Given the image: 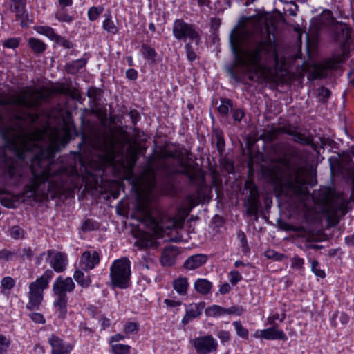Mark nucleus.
<instances>
[{
  "label": "nucleus",
  "mask_w": 354,
  "mask_h": 354,
  "mask_svg": "<svg viewBox=\"0 0 354 354\" xmlns=\"http://www.w3.org/2000/svg\"><path fill=\"white\" fill-rule=\"evenodd\" d=\"M207 259L206 255L202 254L190 256L185 261L184 268L188 270L197 269L205 264Z\"/></svg>",
  "instance_id": "nucleus-20"
},
{
  "label": "nucleus",
  "mask_w": 354,
  "mask_h": 354,
  "mask_svg": "<svg viewBox=\"0 0 354 354\" xmlns=\"http://www.w3.org/2000/svg\"><path fill=\"white\" fill-rule=\"evenodd\" d=\"M126 76L128 79L129 80H134L137 78L138 77V73L136 70L134 69H128L127 71H126Z\"/></svg>",
  "instance_id": "nucleus-64"
},
{
  "label": "nucleus",
  "mask_w": 354,
  "mask_h": 354,
  "mask_svg": "<svg viewBox=\"0 0 354 354\" xmlns=\"http://www.w3.org/2000/svg\"><path fill=\"white\" fill-rule=\"evenodd\" d=\"M286 132L293 136V139L295 142L304 144V145H308L312 142V139L310 136H306L301 133L297 132L295 130L292 129H288L286 131Z\"/></svg>",
  "instance_id": "nucleus-27"
},
{
  "label": "nucleus",
  "mask_w": 354,
  "mask_h": 354,
  "mask_svg": "<svg viewBox=\"0 0 354 354\" xmlns=\"http://www.w3.org/2000/svg\"><path fill=\"white\" fill-rule=\"evenodd\" d=\"M15 259H30L33 255L34 252L30 248H24L23 249H18L15 250Z\"/></svg>",
  "instance_id": "nucleus-31"
},
{
  "label": "nucleus",
  "mask_w": 354,
  "mask_h": 354,
  "mask_svg": "<svg viewBox=\"0 0 354 354\" xmlns=\"http://www.w3.org/2000/svg\"><path fill=\"white\" fill-rule=\"evenodd\" d=\"M216 336L220 339L222 343L227 342L230 340V335L228 331L219 330L216 333Z\"/></svg>",
  "instance_id": "nucleus-57"
},
{
  "label": "nucleus",
  "mask_w": 354,
  "mask_h": 354,
  "mask_svg": "<svg viewBox=\"0 0 354 354\" xmlns=\"http://www.w3.org/2000/svg\"><path fill=\"white\" fill-rule=\"evenodd\" d=\"M232 107V101L228 99H221V104L218 108L220 113L226 115Z\"/></svg>",
  "instance_id": "nucleus-38"
},
{
  "label": "nucleus",
  "mask_w": 354,
  "mask_h": 354,
  "mask_svg": "<svg viewBox=\"0 0 354 354\" xmlns=\"http://www.w3.org/2000/svg\"><path fill=\"white\" fill-rule=\"evenodd\" d=\"M67 296H56L53 301V306L58 313V317L63 319L67 314Z\"/></svg>",
  "instance_id": "nucleus-25"
},
{
  "label": "nucleus",
  "mask_w": 354,
  "mask_h": 354,
  "mask_svg": "<svg viewBox=\"0 0 354 354\" xmlns=\"http://www.w3.org/2000/svg\"><path fill=\"white\" fill-rule=\"evenodd\" d=\"M164 303L167 307H177L181 305V302L180 301H176L168 299H165L164 300Z\"/></svg>",
  "instance_id": "nucleus-63"
},
{
  "label": "nucleus",
  "mask_w": 354,
  "mask_h": 354,
  "mask_svg": "<svg viewBox=\"0 0 354 354\" xmlns=\"http://www.w3.org/2000/svg\"><path fill=\"white\" fill-rule=\"evenodd\" d=\"M189 343L197 354H209L216 352L218 348L216 339L211 335L191 339Z\"/></svg>",
  "instance_id": "nucleus-9"
},
{
  "label": "nucleus",
  "mask_w": 354,
  "mask_h": 354,
  "mask_svg": "<svg viewBox=\"0 0 354 354\" xmlns=\"http://www.w3.org/2000/svg\"><path fill=\"white\" fill-rule=\"evenodd\" d=\"M177 254V251L174 246L166 248L162 253L160 259L162 265L165 266H171L175 262V258Z\"/></svg>",
  "instance_id": "nucleus-24"
},
{
  "label": "nucleus",
  "mask_w": 354,
  "mask_h": 354,
  "mask_svg": "<svg viewBox=\"0 0 354 354\" xmlns=\"http://www.w3.org/2000/svg\"><path fill=\"white\" fill-rule=\"evenodd\" d=\"M96 228H97V223L90 219L86 220L82 225L83 231H91Z\"/></svg>",
  "instance_id": "nucleus-48"
},
{
  "label": "nucleus",
  "mask_w": 354,
  "mask_h": 354,
  "mask_svg": "<svg viewBox=\"0 0 354 354\" xmlns=\"http://www.w3.org/2000/svg\"><path fill=\"white\" fill-rule=\"evenodd\" d=\"M28 44L36 53H43L46 48V45L42 41L36 38H30L28 41Z\"/></svg>",
  "instance_id": "nucleus-30"
},
{
  "label": "nucleus",
  "mask_w": 354,
  "mask_h": 354,
  "mask_svg": "<svg viewBox=\"0 0 354 354\" xmlns=\"http://www.w3.org/2000/svg\"><path fill=\"white\" fill-rule=\"evenodd\" d=\"M205 313L209 317H220L225 315V308L218 305H212L206 308Z\"/></svg>",
  "instance_id": "nucleus-29"
},
{
  "label": "nucleus",
  "mask_w": 354,
  "mask_h": 354,
  "mask_svg": "<svg viewBox=\"0 0 354 354\" xmlns=\"http://www.w3.org/2000/svg\"><path fill=\"white\" fill-rule=\"evenodd\" d=\"M135 245L139 249L156 248L158 243L151 234L143 232L140 233Z\"/></svg>",
  "instance_id": "nucleus-18"
},
{
  "label": "nucleus",
  "mask_w": 354,
  "mask_h": 354,
  "mask_svg": "<svg viewBox=\"0 0 354 354\" xmlns=\"http://www.w3.org/2000/svg\"><path fill=\"white\" fill-rule=\"evenodd\" d=\"M53 275L52 270H47L41 276L29 284L28 301L26 304L27 309L30 310L39 309L44 299V291L48 288Z\"/></svg>",
  "instance_id": "nucleus-6"
},
{
  "label": "nucleus",
  "mask_w": 354,
  "mask_h": 354,
  "mask_svg": "<svg viewBox=\"0 0 354 354\" xmlns=\"http://www.w3.org/2000/svg\"><path fill=\"white\" fill-rule=\"evenodd\" d=\"M131 347L127 344H112L111 351L113 354H129Z\"/></svg>",
  "instance_id": "nucleus-32"
},
{
  "label": "nucleus",
  "mask_w": 354,
  "mask_h": 354,
  "mask_svg": "<svg viewBox=\"0 0 354 354\" xmlns=\"http://www.w3.org/2000/svg\"><path fill=\"white\" fill-rule=\"evenodd\" d=\"M232 324L234 326L236 333L238 336H239L240 337L243 338V339L248 338V335H249L248 330L243 326L241 322L236 321V322H234Z\"/></svg>",
  "instance_id": "nucleus-36"
},
{
  "label": "nucleus",
  "mask_w": 354,
  "mask_h": 354,
  "mask_svg": "<svg viewBox=\"0 0 354 354\" xmlns=\"http://www.w3.org/2000/svg\"><path fill=\"white\" fill-rule=\"evenodd\" d=\"M155 171L149 167L144 169L142 174L133 180V187L137 192V205L134 212L138 220L149 224L154 230L160 228L159 223L153 218L151 203L153 200V189L156 185Z\"/></svg>",
  "instance_id": "nucleus-3"
},
{
  "label": "nucleus",
  "mask_w": 354,
  "mask_h": 354,
  "mask_svg": "<svg viewBox=\"0 0 354 354\" xmlns=\"http://www.w3.org/2000/svg\"><path fill=\"white\" fill-rule=\"evenodd\" d=\"M173 288L180 296H186L189 286L188 279L185 277H178L172 283Z\"/></svg>",
  "instance_id": "nucleus-23"
},
{
  "label": "nucleus",
  "mask_w": 354,
  "mask_h": 354,
  "mask_svg": "<svg viewBox=\"0 0 354 354\" xmlns=\"http://www.w3.org/2000/svg\"><path fill=\"white\" fill-rule=\"evenodd\" d=\"M55 18L59 21L67 23H70L73 20V17L63 10L57 12L55 14Z\"/></svg>",
  "instance_id": "nucleus-46"
},
{
  "label": "nucleus",
  "mask_w": 354,
  "mask_h": 354,
  "mask_svg": "<svg viewBox=\"0 0 354 354\" xmlns=\"http://www.w3.org/2000/svg\"><path fill=\"white\" fill-rule=\"evenodd\" d=\"M212 283L205 279H198L194 283L195 290L203 295L208 294L212 288Z\"/></svg>",
  "instance_id": "nucleus-26"
},
{
  "label": "nucleus",
  "mask_w": 354,
  "mask_h": 354,
  "mask_svg": "<svg viewBox=\"0 0 354 354\" xmlns=\"http://www.w3.org/2000/svg\"><path fill=\"white\" fill-rule=\"evenodd\" d=\"M180 167L171 170L172 173L185 174L191 180H194L198 174V168L185 160H179Z\"/></svg>",
  "instance_id": "nucleus-19"
},
{
  "label": "nucleus",
  "mask_w": 354,
  "mask_h": 354,
  "mask_svg": "<svg viewBox=\"0 0 354 354\" xmlns=\"http://www.w3.org/2000/svg\"><path fill=\"white\" fill-rule=\"evenodd\" d=\"M254 337L257 339H265L269 340L287 339L286 334L283 331L279 330L277 326H272V327L266 329L257 330L254 333Z\"/></svg>",
  "instance_id": "nucleus-14"
},
{
  "label": "nucleus",
  "mask_w": 354,
  "mask_h": 354,
  "mask_svg": "<svg viewBox=\"0 0 354 354\" xmlns=\"http://www.w3.org/2000/svg\"><path fill=\"white\" fill-rule=\"evenodd\" d=\"M276 21L272 18L259 20L250 31L246 27L234 28L230 44L234 63L229 73L236 82L246 79L255 82L270 80L278 66L274 40Z\"/></svg>",
  "instance_id": "nucleus-2"
},
{
  "label": "nucleus",
  "mask_w": 354,
  "mask_h": 354,
  "mask_svg": "<svg viewBox=\"0 0 354 354\" xmlns=\"http://www.w3.org/2000/svg\"><path fill=\"white\" fill-rule=\"evenodd\" d=\"M73 277L77 283L84 288L89 286L91 283L90 277L85 276L80 270H76L73 274Z\"/></svg>",
  "instance_id": "nucleus-28"
},
{
  "label": "nucleus",
  "mask_w": 354,
  "mask_h": 354,
  "mask_svg": "<svg viewBox=\"0 0 354 354\" xmlns=\"http://www.w3.org/2000/svg\"><path fill=\"white\" fill-rule=\"evenodd\" d=\"M187 57L189 61H194L196 59V53L192 50L191 45L187 44L185 46Z\"/></svg>",
  "instance_id": "nucleus-59"
},
{
  "label": "nucleus",
  "mask_w": 354,
  "mask_h": 354,
  "mask_svg": "<svg viewBox=\"0 0 354 354\" xmlns=\"http://www.w3.org/2000/svg\"><path fill=\"white\" fill-rule=\"evenodd\" d=\"M0 203L2 205L8 208H12L14 207V202L6 197H1Z\"/></svg>",
  "instance_id": "nucleus-61"
},
{
  "label": "nucleus",
  "mask_w": 354,
  "mask_h": 354,
  "mask_svg": "<svg viewBox=\"0 0 354 354\" xmlns=\"http://www.w3.org/2000/svg\"><path fill=\"white\" fill-rule=\"evenodd\" d=\"M36 30L39 34L44 35L53 41H54L57 35V34L55 32L54 29L49 26H39L37 28Z\"/></svg>",
  "instance_id": "nucleus-34"
},
{
  "label": "nucleus",
  "mask_w": 354,
  "mask_h": 354,
  "mask_svg": "<svg viewBox=\"0 0 354 354\" xmlns=\"http://www.w3.org/2000/svg\"><path fill=\"white\" fill-rule=\"evenodd\" d=\"M47 256V261L56 272H62L65 270L68 264L66 254L55 250H48Z\"/></svg>",
  "instance_id": "nucleus-11"
},
{
  "label": "nucleus",
  "mask_w": 354,
  "mask_h": 354,
  "mask_svg": "<svg viewBox=\"0 0 354 354\" xmlns=\"http://www.w3.org/2000/svg\"><path fill=\"white\" fill-rule=\"evenodd\" d=\"M29 317L32 322L37 324H44L45 319L42 314L39 313H32L29 314Z\"/></svg>",
  "instance_id": "nucleus-52"
},
{
  "label": "nucleus",
  "mask_w": 354,
  "mask_h": 354,
  "mask_svg": "<svg viewBox=\"0 0 354 354\" xmlns=\"http://www.w3.org/2000/svg\"><path fill=\"white\" fill-rule=\"evenodd\" d=\"M285 319V315L283 314L281 317L278 313H275L268 318V322L270 325L275 326V321L279 320L281 322Z\"/></svg>",
  "instance_id": "nucleus-58"
},
{
  "label": "nucleus",
  "mask_w": 354,
  "mask_h": 354,
  "mask_svg": "<svg viewBox=\"0 0 354 354\" xmlns=\"http://www.w3.org/2000/svg\"><path fill=\"white\" fill-rule=\"evenodd\" d=\"M244 115V112L242 109H235L233 111L232 115L234 120L241 121Z\"/></svg>",
  "instance_id": "nucleus-62"
},
{
  "label": "nucleus",
  "mask_w": 354,
  "mask_h": 354,
  "mask_svg": "<svg viewBox=\"0 0 354 354\" xmlns=\"http://www.w3.org/2000/svg\"><path fill=\"white\" fill-rule=\"evenodd\" d=\"M75 283L71 277H58L53 285V290L56 296H66V292H72Z\"/></svg>",
  "instance_id": "nucleus-12"
},
{
  "label": "nucleus",
  "mask_w": 354,
  "mask_h": 354,
  "mask_svg": "<svg viewBox=\"0 0 354 354\" xmlns=\"http://www.w3.org/2000/svg\"><path fill=\"white\" fill-rule=\"evenodd\" d=\"M238 237L240 239L241 245L242 247V250L243 252H247L249 251V247L248 245L246 236L243 232H240L238 234Z\"/></svg>",
  "instance_id": "nucleus-55"
},
{
  "label": "nucleus",
  "mask_w": 354,
  "mask_h": 354,
  "mask_svg": "<svg viewBox=\"0 0 354 354\" xmlns=\"http://www.w3.org/2000/svg\"><path fill=\"white\" fill-rule=\"evenodd\" d=\"M15 284V281L10 277H3L1 281V288L3 289L2 292L4 293L6 290H10Z\"/></svg>",
  "instance_id": "nucleus-40"
},
{
  "label": "nucleus",
  "mask_w": 354,
  "mask_h": 354,
  "mask_svg": "<svg viewBox=\"0 0 354 354\" xmlns=\"http://www.w3.org/2000/svg\"><path fill=\"white\" fill-rule=\"evenodd\" d=\"M304 260L302 258H300L297 255H295L291 259V267L294 269H296L299 271H303L304 270Z\"/></svg>",
  "instance_id": "nucleus-42"
},
{
  "label": "nucleus",
  "mask_w": 354,
  "mask_h": 354,
  "mask_svg": "<svg viewBox=\"0 0 354 354\" xmlns=\"http://www.w3.org/2000/svg\"><path fill=\"white\" fill-rule=\"evenodd\" d=\"M103 28L112 34H116L118 31L117 26L111 19L110 15H106V19L103 21Z\"/></svg>",
  "instance_id": "nucleus-33"
},
{
  "label": "nucleus",
  "mask_w": 354,
  "mask_h": 354,
  "mask_svg": "<svg viewBox=\"0 0 354 354\" xmlns=\"http://www.w3.org/2000/svg\"><path fill=\"white\" fill-rule=\"evenodd\" d=\"M26 0H12L11 8L16 13V18L20 20L21 26H27L28 25V18L26 12Z\"/></svg>",
  "instance_id": "nucleus-17"
},
{
  "label": "nucleus",
  "mask_w": 354,
  "mask_h": 354,
  "mask_svg": "<svg viewBox=\"0 0 354 354\" xmlns=\"http://www.w3.org/2000/svg\"><path fill=\"white\" fill-rule=\"evenodd\" d=\"M10 236L15 239H19L23 236V230L18 226H14L10 229Z\"/></svg>",
  "instance_id": "nucleus-53"
},
{
  "label": "nucleus",
  "mask_w": 354,
  "mask_h": 354,
  "mask_svg": "<svg viewBox=\"0 0 354 354\" xmlns=\"http://www.w3.org/2000/svg\"><path fill=\"white\" fill-rule=\"evenodd\" d=\"M11 345V340L0 333V354H7Z\"/></svg>",
  "instance_id": "nucleus-35"
},
{
  "label": "nucleus",
  "mask_w": 354,
  "mask_h": 354,
  "mask_svg": "<svg viewBox=\"0 0 354 354\" xmlns=\"http://www.w3.org/2000/svg\"><path fill=\"white\" fill-rule=\"evenodd\" d=\"M311 270L320 278H324L326 276L324 271L319 268V262L316 260L311 261Z\"/></svg>",
  "instance_id": "nucleus-45"
},
{
  "label": "nucleus",
  "mask_w": 354,
  "mask_h": 354,
  "mask_svg": "<svg viewBox=\"0 0 354 354\" xmlns=\"http://www.w3.org/2000/svg\"><path fill=\"white\" fill-rule=\"evenodd\" d=\"M104 9L102 7H92L88 11V17L91 21L96 20L102 13Z\"/></svg>",
  "instance_id": "nucleus-44"
},
{
  "label": "nucleus",
  "mask_w": 354,
  "mask_h": 354,
  "mask_svg": "<svg viewBox=\"0 0 354 354\" xmlns=\"http://www.w3.org/2000/svg\"><path fill=\"white\" fill-rule=\"evenodd\" d=\"M54 41L57 43L58 44L62 46L63 47L66 48H73V45L71 41L68 40L67 39L61 37L60 35H57V37L54 39Z\"/></svg>",
  "instance_id": "nucleus-47"
},
{
  "label": "nucleus",
  "mask_w": 354,
  "mask_h": 354,
  "mask_svg": "<svg viewBox=\"0 0 354 354\" xmlns=\"http://www.w3.org/2000/svg\"><path fill=\"white\" fill-rule=\"evenodd\" d=\"M100 255L97 251H85L82 253L80 266L86 271L93 269L100 263Z\"/></svg>",
  "instance_id": "nucleus-15"
},
{
  "label": "nucleus",
  "mask_w": 354,
  "mask_h": 354,
  "mask_svg": "<svg viewBox=\"0 0 354 354\" xmlns=\"http://www.w3.org/2000/svg\"><path fill=\"white\" fill-rule=\"evenodd\" d=\"M173 35L177 39L185 41L189 39L198 44L200 36L192 24L178 19L174 21L172 29Z\"/></svg>",
  "instance_id": "nucleus-8"
},
{
  "label": "nucleus",
  "mask_w": 354,
  "mask_h": 354,
  "mask_svg": "<svg viewBox=\"0 0 354 354\" xmlns=\"http://www.w3.org/2000/svg\"><path fill=\"white\" fill-rule=\"evenodd\" d=\"M242 280L241 274L236 270H232L230 272V281L231 284L236 285L239 281Z\"/></svg>",
  "instance_id": "nucleus-50"
},
{
  "label": "nucleus",
  "mask_w": 354,
  "mask_h": 354,
  "mask_svg": "<svg viewBox=\"0 0 354 354\" xmlns=\"http://www.w3.org/2000/svg\"><path fill=\"white\" fill-rule=\"evenodd\" d=\"M122 142L113 135L106 136L104 140L101 154L104 165L112 166L118 173H124L127 178H131L133 169L138 159L137 149L130 145L124 155Z\"/></svg>",
  "instance_id": "nucleus-4"
},
{
  "label": "nucleus",
  "mask_w": 354,
  "mask_h": 354,
  "mask_svg": "<svg viewBox=\"0 0 354 354\" xmlns=\"http://www.w3.org/2000/svg\"><path fill=\"white\" fill-rule=\"evenodd\" d=\"M80 331L81 335L84 336L91 335V334L93 333L92 330L90 328L87 327L84 324H81L80 325Z\"/></svg>",
  "instance_id": "nucleus-60"
},
{
  "label": "nucleus",
  "mask_w": 354,
  "mask_h": 354,
  "mask_svg": "<svg viewBox=\"0 0 354 354\" xmlns=\"http://www.w3.org/2000/svg\"><path fill=\"white\" fill-rule=\"evenodd\" d=\"M139 324L137 322H129L124 326V332L126 335L136 333L139 330Z\"/></svg>",
  "instance_id": "nucleus-43"
},
{
  "label": "nucleus",
  "mask_w": 354,
  "mask_h": 354,
  "mask_svg": "<svg viewBox=\"0 0 354 354\" xmlns=\"http://www.w3.org/2000/svg\"><path fill=\"white\" fill-rule=\"evenodd\" d=\"M244 312V309L242 306H232L228 308H225V315H241Z\"/></svg>",
  "instance_id": "nucleus-51"
},
{
  "label": "nucleus",
  "mask_w": 354,
  "mask_h": 354,
  "mask_svg": "<svg viewBox=\"0 0 354 354\" xmlns=\"http://www.w3.org/2000/svg\"><path fill=\"white\" fill-rule=\"evenodd\" d=\"M49 95L44 89L26 86L0 97V134L14 154L12 157L5 153L0 158L1 174L15 183L22 176L23 165L30 162L32 178L25 187V194L39 200L62 194L77 174L75 168H68L53 160L69 140L71 134L66 127L46 125L32 131L25 127L38 118L28 110L37 107Z\"/></svg>",
  "instance_id": "nucleus-1"
},
{
  "label": "nucleus",
  "mask_w": 354,
  "mask_h": 354,
  "mask_svg": "<svg viewBox=\"0 0 354 354\" xmlns=\"http://www.w3.org/2000/svg\"><path fill=\"white\" fill-rule=\"evenodd\" d=\"M200 199L198 194L187 196L183 202L180 209L185 215H188L191 210L199 203Z\"/></svg>",
  "instance_id": "nucleus-22"
},
{
  "label": "nucleus",
  "mask_w": 354,
  "mask_h": 354,
  "mask_svg": "<svg viewBox=\"0 0 354 354\" xmlns=\"http://www.w3.org/2000/svg\"><path fill=\"white\" fill-rule=\"evenodd\" d=\"M245 189L249 190L250 192L245 203L247 213L250 216L256 215L260 207L257 187L252 182L247 181L245 183Z\"/></svg>",
  "instance_id": "nucleus-10"
},
{
  "label": "nucleus",
  "mask_w": 354,
  "mask_h": 354,
  "mask_svg": "<svg viewBox=\"0 0 354 354\" xmlns=\"http://www.w3.org/2000/svg\"><path fill=\"white\" fill-rule=\"evenodd\" d=\"M342 62V55H339L336 58L328 60L325 64V67L328 69H337L339 64Z\"/></svg>",
  "instance_id": "nucleus-41"
},
{
  "label": "nucleus",
  "mask_w": 354,
  "mask_h": 354,
  "mask_svg": "<svg viewBox=\"0 0 354 354\" xmlns=\"http://www.w3.org/2000/svg\"><path fill=\"white\" fill-rule=\"evenodd\" d=\"M86 64V61L84 59H78L73 62L68 66V71L71 73H75L79 69L83 68Z\"/></svg>",
  "instance_id": "nucleus-39"
},
{
  "label": "nucleus",
  "mask_w": 354,
  "mask_h": 354,
  "mask_svg": "<svg viewBox=\"0 0 354 354\" xmlns=\"http://www.w3.org/2000/svg\"><path fill=\"white\" fill-rule=\"evenodd\" d=\"M330 95V91L329 89L325 87H321L318 89V96L320 98V100L325 101L326 100Z\"/></svg>",
  "instance_id": "nucleus-54"
},
{
  "label": "nucleus",
  "mask_w": 354,
  "mask_h": 354,
  "mask_svg": "<svg viewBox=\"0 0 354 354\" xmlns=\"http://www.w3.org/2000/svg\"><path fill=\"white\" fill-rule=\"evenodd\" d=\"M203 308V303H194L187 306L186 308V315L183 319V322L187 324L189 320L200 316Z\"/></svg>",
  "instance_id": "nucleus-21"
},
{
  "label": "nucleus",
  "mask_w": 354,
  "mask_h": 354,
  "mask_svg": "<svg viewBox=\"0 0 354 354\" xmlns=\"http://www.w3.org/2000/svg\"><path fill=\"white\" fill-rule=\"evenodd\" d=\"M131 262L127 258L115 260L110 268L112 285L119 288H127L130 283Z\"/></svg>",
  "instance_id": "nucleus-7"
},
{
  "label": "nucleus",
  "mask_w": 354,
  "mask_h": 354,
  "mask_svg": "<svg viewBox=\"0 0 354 354\" xmlns=\"http://www.w3.org/2000/svg\"><path fill=\"white\" fill-rule=\"evenodd\" d=\"M0 259H6L7 261H12L15 259V251H10L6 250H1Z\"/></svg>",
  "instance_id": "nucleus-49"
},
{
  "label": "nucleus",
  "mask_w": 354,
  "mask_h": 354,
  "mask_svg": "<svg viewBox=\"0 0 354 354\" xmlns=\"http://www.w3.org/2000/svg\"><path fill=\"white\" fill-rule=\"evenodd\" d=\"M48 342L51 346L52 354H69L73 348L70 344L64 342L54 335L49 337Z\"/></svg>",
  "instance_id": "nucleus-16"
},
{
  "label": "nucleus",
  "mask_w": 354,
  "mask_h": 354,
  "mask_svg": "<svg viewBox=\"0 0 354 354\" xmlns=\"http://www.w3.org/2000/svg\"><path fill=\"white\" fill-rule=\"evenodd\" d=\"M282 178L283 182L279 183L281 194L300 201H304L308 196L306 185L313 186L315 183L312 174L304 167L288 168L286 172L281 169L274 171L272 176L274 180L280 181Z\"/></svg>",
  "instance_id": "nucleus-5"
},
{
  "label": "nucleus",
  "mask_w": 354,
  "mask_h": 354,
  "mask_svg": "<svg viewBox=\"0 0 354 354\" xmlns=\"http://www.w3.org/2000/svg\"><path fill=\"white\" fill-rule=\"evenodd\" d=\"M3 46L8 48H15L19 46V41L16 38H10L3 41Z\"/></svg>",
  "instance_id": "nucleus-56"
},
{
  "label": "nucleus",
  "mask_w": 354,
  "mask_h": 354,
  "mask_svg": "<svg viewBox=\"0 0 354 354\" xmlns=\"http://www.w3.org/2000/svg\"><path fill=\"white\" fill-rule=\"evenodd\" d=\"M142 55L145 57V58H146L148 60H150L153 62L155 61L156 53L153 48H152L147 45H144V46H142Z\"/></svg>",
  "instance_id": "nucleus-37"
},
{
  "label": "nucleus",
  "mask_w": 354,
  "mask_h": 354,
  "mask_svg": "<svg viewBox=\"0 0 354 354\" xmlns=\"http://www.w3.org/2000/svg\"><path fill=\"white\" fill-rule=\"evenodd\" d=\"M324 16H326V19L328 20V24H334L335 26L336 30H339L341 32V35H335L336 41L339 43L346 42L351 37L350 28L345 24L336 22L335 19L332 17L330 11L326 12L324 13Z\"/></svg>",
  "instance_id": "nucleus-13"
}]
</instances>
